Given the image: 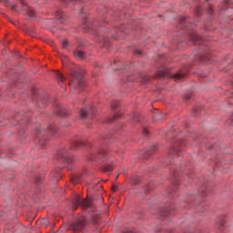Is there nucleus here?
<instances>
[{
	"label": "nucleus",
	"mask_w": 233,
	"mask_h": 233,
	"mask_svg": "<svg viewBox=\"0 0 233 233\" xmlns=\"http://www.w3.org/2000/svg\"><path fill=\"white\" fill-rule=\"evenodd\" d=\"M85 146V141L80 137H75L72 139L71 147H64L60 151H58L57 155L56 156V159H63L68 165L74 162V157H72V150H76L79 148V147Z\"/></svg>",
	"instance_id": "f257e3e1"
},
{
	"label": "nucleus",
	"mask_w": 233,
	"mask_h": 233,
	"mask_svg": "<svg viewBox=\"0 0 233 233\" xmlns=\"http://www.w3.org/2000/svg\"><path fill=\"white\" fill-rule=\"evenodd\" d=\"M85 75L83 71H75L73 73L72 80L69 83L71 88H78L80 90H85L86 84L85 83Z\"/></svg>",
	"instance_id": "f03ea898"
},
{
	"label": "nucleus",
	"mask_w": 233,
	"mask_h": 233,
	"mask_svg": "<svg viewBox=\"0 0 233 233\" xmlns=\"http://www.w3.org/2000/svg\"><path fill=\"white\" fill-rule=\"evenodd\" d=\"M188 74V70L185 71V69H181L178 73L175 75L170 74V69L160 70L157 72V77H172L175 81H179V79H183Z\"/></svg>",
	"instance_id": "7ed1b4c3"
},
{
	"label": "nucleus",
	"mask_w": 233,
	"mask_h": 233,
	"mask_svg": "<svg viewBox=\"0 0 233 233\" xmlns=\"http://www.w3.org/2000/svg\"><path fill=\"white\" fill-rule=\"evenodd\" d=\"M72 203L75 205V209L77 208V207H82L84 210H86L88 207L92 206V202L90 200L81 198L78 195H76L72 198Z\"/></svg>",
	"instance_id": "20e7f679"
},
{
	"label": "nucleus",
	"mask_w": 233,
	"mask_h": 233,
	"mask_svg": "<svg viewBox=\"0 0 233 233\" xmlns=\"http://www.w3.org/2000/svg\"><path fill=\"white\" fill-rule=\"evenodd\" d=\"M107 157H108V155L106 154V150L105 148H100L97 151V154L93 155L91 157V160L96 161L97 163H104V161H106Z\"/></svg>",
	"instance_id": "39448f33"
},
{
	"label": "nucleus",
	"mask_w": 233,
	"mask_h": 233,
	"mask_svg": "<svg viewBox=\"0 0 233 233\" xmlns=\"http://www.w3.org/2000/svg\"><path fill=\"white\" fill-rule=\"evenodd\" d=\"M85 218L81 217L79 218L76 219V221L74 222L73 224V230H75V232H79L81 230H83V228H85Z\"/></svg>",
	"instance_id": "423d86ee"
},
{
	"label": "nucleus",
	"mask_w": 233,
	"mask_h": 233,
	"mask_svg": "<svg viewBox=\"0 0 233 233\" xmlns=\"http://www.w3.org/2000/svg\"><path fill=\"white\" fill-rule=\"evenodd\" d=\"M185 145L183 143V140L178 141L171 149H169L168 154L170 157L172 156H179V152H181V149H179V147H183Z\"/></svg>",
	"instance_id": "0eeeda50"
},
{
	"label": "nucleus",
	"mask_w": 233,
	"mask_h": 233,
	"mask_svg": "<svg viewBox=\"0 0 233 233\" xmlns=\"http://www.w3.org/2000/svg\"><path fill=\"white\" fill-rule=\"evenodd\" d=\"M189 40L192 41L194 45H203V38L199 36L196 31H191Z\"/></svg>",
	"instance_id": "6e6552de"
},
{
	"label": "nucleus",
	"mask_w": 233,
	"mask_h": 233,
	"mask_svg": "<svg viewBox=\"0 0 233 233\" xmlns=\"http://www.w3.org/2000/svg\"><path fill=\"white\" fill-rule=\"evenodd\" d=\"M96 112V108L91 107V108H82L80 110V117L81 119H86L88 117V115L94 114Z\"/></svg>",
	"instance_id": "1a4fd4ad"
},
{
	"label": "nucleus",
	"mask_w": 233,
	"mask_h": 233,
	"mask_svg": "<svg viewBox=\"0 0 233 233\" xmlns=\"http://www.w3.org/2000/svg\"><path fill=\"white\" fill-rule=\"evenodd\" d=\"M156 150H157V147L156 146H152L151 147H146L145 152V157H148V156H152V154H154V152H156Z\"/></svg>",
	"instance_id": "9d476101"
},
{
	"label": "nucleus",
	"mask_w": 233,
	"mask_h": 233,
	"mask_svg": "<svg viewBox=\"0 0 233 233\" xmlns=\"http://www.w3.org/2000/svg\"><path fill=\"white\" fill-rule=\"evenodd\" d=\"M74 56L75 57H78V59H85V57H86V55L85 54V52L79 51V50L75 51Z\"/></svg>",
	"instance_id": "9b49d317"
},
{
	"label": "nucleus",
	"mask_w": 233,
	"mask_h": 233,
	"mask_svg": "<svg viewBox=\"0 0 233 233\" xmlns=\"http://www.w3.org/2000/svg\"><path fill=\"white\" fill-rule=\"evenodd\" d=\"M81 181V176L79 175H74L71 177V182L73 183V185H77V183H79Z\"/></svg>",
	"instance_id": "f8f14e48"
},
{
	"label": "nucleus",
	"mask_w": 233,
	"mask_h": 233,
	"mask_svg": "<svg viewBox=\"0 0 233 233\" xmlns=\"http://www.w3.org/2000/svg\"><path fill=\"white\" fill-rule=\"evenodd\" d=\"M155 121H157L159 119H163V113L159 110H157L155 115L153 116Z\"/></svg>",
	"instance_id": "ddd939ff"
},
{
	"label": "nucleus",
	"mask_w": 233,
	"mask_h": 233,
	"mask_svg": "<svg viewBox=\"0 0 233 233\" xmlns=\"http://www.w3.org/2000/svg\"><path fill=\"white\" fill-rule=\"evenodd\" d=\"M55 77L61 83L65 81V76L59 71L55 72Z\"/></svg>",
	"instance_id": "4468645a"
},
{
	"label": "nucleus",
	"mask_w": 233,
	"mask_h": 233,
	"mask_svg": "<svg viewBox=\"0 0 233 233\" xmlns=\"http://www.w3.org/2000/svg\"><path fill=\"white\" fill-rule=\"evenodd\" d=\"M112 170H114V167L112 166V164L104 166V172H112Z\"/></svg>",
	"instance_id": "2eb2a0df"
},
{
	"label": "nucleus",
	"mask_w": 233,
	"mask_h": 233,
	"mask_svg": "<svg viewBox=\"0 0 233 233\" xmlns=\"http://www.w3.org/2000/svg\"><path fill=\"white\" fill-rule=\"evenodd\" d=\"M70 46V41L64 39L62 41V48H68Z\"/></svg>",
	"instance_id": "dca6fc26"
},
{
	"label": "nucleus",
	"mask_w": 233,
	"mask_h": 233,
	"mask_svg": "<svg viewBox=\"0 0 233 233\" xmlns=\"http://www.w3.org/2000/svg\"><path fill=\"white\" fill-rule=\"evenodd\" d=\"M27 15L29 17H34V15H35V11H34L33 8H27Z\"/></svg>",
	"instance_id": "f3484780"
},
{
	"label": "nucleus",
	"mask_w": 233,
	"mask_h": 233,
	"mask_svg": "<svg viewBox=\"0 0 233 233\" xmlns=\"http://www.w3.org/2000/svg\"><path fill=\"white\" fill-rule=\"evenodd\" d=\"M57 19H58V23H61V24L65 23V14L62 13V14L57 17Z\"/></svg>",
	"instance_id": "a211bd4d"
},
{
	"label": "nucleus",
	"mask_w": 233,
	"mask_h": 233,
	"mask_svg": "<svg viewBox=\"0 0 233 233\" xmlns=\"http://www.w3.org/2000/svg\"><path fill=\"white\" fill-rule=\"evenodd\" d=\"M47 130L49 131V132H56V127H54V126H50L48 128H47Z\"/></svg>",
	"instance_id": "6ab92c4d"
},
{
	"label": "nucleus",
	"mask_w": 233,
	"mask_h": 233,
	"mask_svg": "<svg viewBox=\"0 0 233 233\" xmlns=\"http://www.w3.org/2000/svg\"><path fill=\"white\" fill-rule=\"evenodd\" d=\"M43 181V177H37L36 179H35V183H42Z\"/></svg>",
	"instance_id": "aec40b11"
},
{
	"label": "nucleus",
	"mask_w": 233,
	"mask_h": 233,
	"mask_svg": "<svg viewBox=\"0 0 233 233\" xmlns=\"http://www.w3.org/2000/svg\"><path fill=\"white\" fill-rule=\"evenodd\" d=\"M160 218H167V211H161L159 213Z\"/></svg>",
	"instance_id": "412c9836"
},
{
	"label": "nucleus",
	"mask_w": 233,
	"mask_h": 233,
	"mask_svg": "<svg viewBox=\"0 0 233 233\" xmlns=\"http://www.w3.org/2000/svg\"><path fill=\"white\" fill-rule=\"evenodd\" d=\"M84 28H87V30H90V28H93V27L88 26L87 22H85V24H84Z\"/></svg>",
	"instance_id": "4be33fe9"
},
{
	"label": "nucleus",
	"mask_w": 233,
	"mask_h": 233,
	"mask_svg": "<svg viewBox=\"0 0 233 233\" xmlns=\"http://www.w3.org/2000/svg\"><path fill=\"white\" fill-rule=\"evenodd\" d=\"M135 54H137V56H141V50L136 49Z\"/></svg>",
	"instance_id": "5701e85b"
},
{
	"label": "nucleus",
	"mask_w": 233,
	"mask_h": 233,
	"mask_svg": "<svg viewBox=\"0 0 233 233\" xmlns=\"http://www.w3.org/2000/svg\"><path fill=\"white\" fill-rule=\"evenodd\" d=\"M133 119H134L135 121H139V118L137 117V114H135V115H134Z\"/></svg>",
	"instance_id": "b1692460"
},
{
	"label": "nucleus",
	"mask_w": 233,
	"mask_h": 233,
	"mask_svg": "<svg viewBox=\"0 0 233 233\" xmlns=\"http://www.w3.org/2000/svg\"><path fill=\"white\" fill-rule=\"evenodd\" d=\"M143 133H144V134H148V128L144 127V129H143Z\"/></svg>",
	"instance_id": "393cba45"
},
{
	"label": "nucleus",
	"mask_w": 233,
	"mask_h": 233,
	"mask_svg": "<svg viewBox=\"0 0 233 233\" xmlns=\"http://www.w3.org/2000/svg\"><path fill=\"white\" fill-rule=\"evenodd\" d=\"M20 1V3H21V5H22V6H25V0H19Z\"/></svg>",
	"instance_id": "a878e982"
},
{
	"label": "nucleus",
	"mask_w": 233,
	"mask_h": 233,
	"mask_svg": "<svg viewBox=\"0 0 233 233\" xmlns=\"http://www.w3.org/2000/svg\"><path fill=\"white\" fill-rule=\"evenodd\" d=\"M208 11H209V14H212V12H213L212 6H209V7H208Z\"/></svg>",
	"instance_id": "bb28decb"
},
{
	"label": "nucleus",
	"mask_w": 233,
	"mask_h": 233,
	"mask_svg": "<svg viewBox=\"0 0 233 233\" xmlns=\"http://www.w3.org/2000/svg\"><path fill=\"white\" fill-rule=\"evenodd\" d=\"M174 176H175V177H177V171L174 172Z\"/></svg>",
	"instance_id": "cd10ccee"
},
{
	"label": "nucleus",
	"mask_w": 233,
	"mask_h": 233,
	"mask_svg": "<svg viewBox=\"0 0 233 233\" xmlns=\"http://www.w3.org/2000/svg\"><path fill=\"white\" fill-rule=\"evenodd\" d=\"M186 99H190V95L186 96Z\"/></svg>",
	"instance_id": "c85d7f7f"
},
{
	"label": "nucleus",
	"mask_w": 233,
	"mask_h": 233,
	"mask_svg": "<svg viewBox=\"0 0 233 233\" xmlns=\"http://www.w3.org/2000/svg\"><path fill=\"white\" fill-rule=\"evenodd\" d=\"M203 59H209L208 56H203Z\"/></svg>",
	"instance_id": "c756f323"
},
{
	"label": "nucleus",
	"mask_w": 233,
	"mask_h": 233,
	"mask_svg": "<svg viewBox=\"0 0 233 233\" xmlns=\"http://www.w3.org/2000/svg\"><path fill=\"white\" fill-rule=\"evenodd\" d=\"M113 108H117V104H116L115 106H113Z\"/></svg>",
	"instance_id": "7c9ffc66"
},
{
	"label": "nucleus",
	"mask_w": 233,
	"mask_h": 233,
	"mask_svg": "<svg viewBox=\"0 0 233 233\" xmlns=\"http://www.w3.org/2000/svg\"><path fill=\"white\" fill-rule=\"evenodd\" d=\"M181 23H185V18H183V19L181 20Z\"/></svg>",
	"instance_id": "2f4dec72"
},
{
	"label": "nucleus",
	"mask_w": 233,
	"mask_h": 233,
	"mask_svg": "<svg viewBox=\"0 0 233 233\" xmlns=\"http://www.w3.org/2000/svg\"><path fill=\"white\" fill-rule=\"evenodd\" d=\"M115 117H119V114H116V115L115 116Z\"/></svg>",
	"instance_id": "473e14b6"
},
{
	"label": "nucleus",
	"mask_w": 233,
	"mask_h": 233,
	"mask_svg": "<svg viewBox=\"0 0 233 233\" xmlns=\"http://www.w3.org/2000/svg\"><path fill=\"white\" fill-rule=\"evenodd\" d=\"M198 110H199L198 107L195 108V111L198 112Z\"/></svg>",
	"instance_id": "72a5a7b5"
},
{
	"label": "nucleus",
	"mask_w": 233,
	"mask_h": 233,
	"mask_svg": "<svg viewBox=\"0 0 233 233\" xmlns=\"http://www.w3.org/2000/svg\"><path fill=\"white\" fill-rule=\"evenodd\" d=\"M135 185H137V180L135 181Z\"/></svg>",
	"instance_id": "f704fd0d"
},
{
	"label": "nucleus",
	"mask_w": 233,
	"mask_h": 233,
	"mask_svg": "<svg viewBox=\"0 0 233 233\" xmlns=\"http://www.w3.org/2000/svg\"><path fill=\"white\" fill-rule=\"evenodd\" d=\"M193 116H198V114H196V113H193Z\"/></svg>",
	"instance_id": "c9c22d12"
},
{
	"label": "nucleus",
	"mask_w": 233,
	"mask_h": 233,
	"mask_svg": "<svg viewBox=\"0 0 233 233\" xmlns=\"http://www.w3.org/2000/svg\"><path fill=\"white\" fill-rule=\"evenodd\" d=\"M68 168V170H72V167H67Z\"/></svg>",
	"instance_id": "e433bc0d"
},
{
	"label": "nucleus",
	"mask_w": 233,
	"mask_h": 233,
	"mask_svg": "<svg viewBox=\"0 0 233 233\" xmlns=\"http://www.w3.org/2000/svg\"><path fill=\"white\" fill-rule=\"evenodd\" d=\"M13 10H15V6H13Z\"/></svg>",
	"instance_id": "4c0bfd02"
},
{
	"label": "nucleus",
	"mask_w": 233,
	"mask_h": 233,
	"mask_svg": "<svg viewBox=\"0 0 233 233\" xmlns=\"http://www.w3.org/2000/svg\"><path fill=\"white\" fill-rule=\"evenodd\" d=\"M80 14H83V9L80 11Z\"/></svg>",
	"instance_id": "58836bf2"
},
{
	"label": "nucleus",
	"mask_w": 233,
	"mask_h": 233,
	"mask_svg": "<svg viewBox=\"0 0 233 233\" xmlns=\"http://www.w3.org/2000/svg\"><path fill=\"white\" fill-rule=\"evenodd\" d=\"M221 227H223V222L220 223Z\"/></svg>",
	"instance_id": "ea45409f"
},
{
	"label": "nucleus",
	"mask_w": 233,
	"mask_h": 233,
	"mask_svg": "<svg viewBox=\"0 0 233 233\" xmlns=\"http://www.w3.org/2000/svg\"><path fill=\"white\" fill-rule=\"evenodd\" d=\"M38 132H41V129H38Z\"/></svg>",
	"instance_id": "a19ab883"
},
{
	"label": "nucleus",
	"mask_w": 233,
	"mask_h": 233,
	"mask_svg": "<svg viewBox=\"0 0 233 233\" xmlns=\"http://www.w3.org/2000/svg\"><path fill=\"white\" fill-rule=\"evenodd\" d=\"M232 125H233V122H232Z\"/></svg>",
	"instance_id": "79ce46f5"
}]
</instances>
